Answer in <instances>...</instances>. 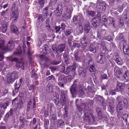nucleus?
Instances as JSON below:
<instances>
[{"label":"nucleus","instance_id":"3","mask_svg":"<svg viewBox=\"0 0 129 129\" xmlns=\"http://www.w3.org/2000/svg\"><path fill=\"white\" fill-rule=\"evenodd\" d=\"M13 40H12L9 41L6 47L5 45V41L4 40H1L0 41V49L2 50H5L7 49H11L14 48Z\"/></svg>","mask_w":129,"mask_h":129},{"label":"nucleus","instance_id":"46","mask_svg":"<svg viewBox=\"0 0 129 129\" xmlns=\"http://www.w3.org/2000/svg\"><path fill=\"white\" fill-rule=\"evenodd\" d=\"M92 25L95 27H97L98 26L99 24L97 21L96 19L94 18L92 21Z\"/></svg>","mask_w":129,"mask_h":129},{"label":"nucleus","instance_id":"13","mask_svg":"<svg viewBox=\"0 0 129 129\" xmlns=\"http://www.w3.org/2000/svg\"><path fill=\"white\" fill-rule=\"evenodd\" d=\"M60 101H61L62 104L63 105L66 103V97H67V93L64 91L63 90L61 91L60 93Z\"/></svg>","mask_w":129,"mask_h":129},{"label":"nucleus","instance_id":"10","mask_svg":"<svg viewBox=\"0 0 129 129\" xmlns=\"http://www.w3.org/2000/svg\"><path fill=\"white\" fill-rule=\"evenodd\" d=\"M127 18V14L125 12V14H122V16L119 18V24L120 26L122 27H123L124 24V22Z\"/></svg>","mask_w":129,"mask_h":129},{"label":"nucleus","instance_id":"35","mask_svg":"<svg viewBox=\"0 0 129 129\" xmlns=\"http://www.w3.org/2000/svg\"><path fill=\"white\" fill-rule=\"evenodd\" d=\"M8 89L0 88V96H3L7 94L8 93Z\"/></svg>","mask_w":129,"mask_h":129},{"label":"nucleus","instance_id":"44","mask_svg":"<svg viewBox=\"0 0 129 129\" xmlns=\"http://www.w3.org/2000/svg\"><path fill=\"white\" fill-rule=\"evenodd\" d=\"M56 10H60L63 11L62 4L61 2H59L57 4V5L56 8Z\"/></svg>","mask_w":129,"mask_h":129},{"label":"nucleus","instance_id":"25","mask_svg":"<svg viewBox=\"0 0 129 129\" xmlns=\"http://www.w3.org/2000/svg\"><path fill=\"white\" fill-rule=\"evenodd\" d=\"M96 45L94 43H92L90 44L89 50L93 53H95L96 51Z\"/></svg>","mask_w":129,"mask_h":129},{"label":"nucleus","instance_id":"12","mask_svg":"<svg viewBox=\"0 0 129 129\" xmlns=\"http://www.w3.org/2000/svg\"><path fill=\"white\" fill-rule=\"evenodd\" d=\"M114 70L117 78L119 79L120 76L122 73V69L116 66L114 68Z\"/></svg>","mask_w":129,"mask_h":129},{"label":"nucleus","instance_id":"42","mask_svg":"<svg viewBox=\"0 0 129 129\" xmlns=\"http://www.w3.org/2000/svg\"><path fill=\"white\" fill-rule=\"evenodd\" d=\"M49 124V119H44V125L45 129H48V126Z\"/></svg>","mask_w":129,"mask_h":129},{"label":"nucleus","instance_id":"61","mask_svg":"<svg viewBox=\"0 0 129 129\" xmlns=\"http://www.w3.org/2000/svg\"><path fill=\"white\" fill-rule=\"evenodd\" d=\"M62 55V54L59 53L58 52H57V54L56 55V58L58 59V60H61V56Z\"/></svg>","mask_w":129,"mask_h":129},{"label":"nucleus","instance_id":"27","mask_svg":"<svg viewBox=\"0 0 129 129\" xmlns=\"http://www.w3.org/2000/svg\"><path fill=\"white\" fill-rule=\"evenodd\" d=\"M123 80L124 82H127L129 80V72L127 71H125L123 77Z\"/></svg>","mask_w":129,"mask_h":129},{"label":"nucleus","instance_id":"14","mask_svg":"<svg viewBox=\"0 0 129 129\" xmlns=\"http://www.w3.org/2000/svg\"><path fill=\"white\" fill-rule=\"evenodd\" d=\"M64 7L65 11L72 12L73 8V5L70 3H66Z\"/></svg>","mask_w":129,"mask_h":129},{"label":"nucleus","instance_id":"59","mask_svg":"<svg viewBox=\"0 0 129 129\" xmlns=\"http://www.w3.org/2000/svg\"><path fill=\"white\" fill-rule=\"evenodd\" d=\"M52 117L51 120L52 121H53L54 124H55V121L57 119V117L54 114H53L51 115Z\"/></svg>","mask_w":129,"mask_h":129},{"label":"nucleus","instance_id":"24","mask_svg":"<svg viewBox=\"0 0 129 129\" xmlns=\"http://www.w3.org/2000/svg\"><path fill=\"white\" fill-rule=\"evenodd\" d=\"M81 44V47L84 50L85 49V47L87 45V42L86 40V37H84L80 39Z\"/></svg>","mask_w":129,"mask_h":129},{"label":"nucleus","instance_id":"62","mask_svg":"<svg viewBox=\"0 0 129 129\" xmlns=\"http://www.w3.org/2000/svg\"><path fill=\"white\" fill-rule=\"evenodd\" d=\"M53 107V104H50L48 105V106L47 107V109H49L50 113H51L52 111V108Z\"/></svg>","mask_w":129,"mask_h":129},{"label":"nucleus","instance_id":"11","mask_svg":"<svg viewBox=\"0 0 129 129\" xmlns=\"http://www.w3.org/2000/svg\"><path fill=\"white\" fill-rule=\"evenodd\" d=\"M76 69V63L74 62L73 64L71 66H69L66 69L64 74L67 75L71 72H73L75 71Z\"/></svg>","mask_w":129,"mask_h":129},{"label":"nucleus","instance_id":"18","mask_svg":"<svg viewBox=\"0 0 129 129\" xmlns=\"http://www.w3.org/2000/svg\"><path fill=\"white\" fill-rule=\"evenodd\" d=\"M20 126L22 127H24L25 126H27L28 124H26L27 122H29L28 121L26 120L24 118L20 116L19 117Z\"/></svg>","mask_w":129,"mask_h":129},{"label":"nucleus","instance_id":"40","mask_svg":"<svg viewBox=\"0 0 129 129\" xmlns=\"http://www.w3.org/2000/svg\"><path fill=\"white\" fill-rule=\"evenodd\" d=\"M94 84L93 85H89L87 87V89L88 92H91L93 93L95 92V88L94 87Z\"/></svg>","mask_w":129,"mask_h":129},{"label":"nucleus","instance_id":"47","mask_svg":"<svg viewBox=\"0 0 129 129\" xmlns=\"http://www.w3.org/2000/svg\"><path fill=\"white\" fill-rule=\"evenodd\" d=\"M63 32L66 36H68L72 33V30L71 29H67L64 31Z\"/></svg>","mask_w":129,"mask_h":129},{"label":"nucleus","instance_id":"63","mask_svg":"<svg viewBox=\"0 0 129 129\" xmlns=\"http://www.w3.org/2000/svg\"><path fill=\"white\" fill-rule=\"evenodd\" d=\"M79 25L78 27L79 28V30L80 31V32H82L83 31V28L81 24V23H79Z\"/></svg>","mask_w":129,"mask_h":129},{"label":"nucleus","instance_id":"17","mask_svg":"<svg viewBox=\"0 0 129 129\" xmlns=\"http://www.w3.org/2000/svg\"><path fill=\"white\" fill-rule=\"evenodd\" d=\"M72 12H68L65 11L63 14L62 17L64 20L67 19H70L71 17V15Z\"/></svg>","mask_w":129,"mask_h":129},{"label":"nucleus","instance_id":"16","mask_svg":"<svg viewBox=\"0 0 129 129\" xmlns=\"http://www.w3.org/2000/svg\"><path fill=\"white\" fill-rule=\"evenodd\" d=\"M10 31L12 34L14 33L16 35L19 34V31L17 28L14 25H11Z\"/></svg>","mask_w":129,"mask_h":129},{"label":"nucleus","instance_id":"2","mask_svg":"<svg viewBox=\"0 0 129 129\" xmlns=\"http://www.w3.org/2000/svg\"><path fill=\"white\" fill-rule=\"evenodd\" d=\"M80 85V82L78 79H75L74 80L73 84L70 89V92L73 98L76 97L77 94V87Z\"/></svg>","mask_w":129,"mask_h":129},{"label":"nucleus","instance_id":"30","mask_svg":"<svg viewBox=\"0 0 129 129\" xmlns=\"http://www.w3.org/2000/svg\"><path fill=\"white\" fill-rule=\"evenodd\" d=\"M16 67L17 68H20L23 70L24 69V63L23 62L18 61L16 63Z\"/></svg>","mask_w":129,"mask_h":129},{"label":"nucleus","instance_id":"45","mask_svg":"<svg viewBox=\"0 0 129 129\" xmlns=\"http://www.w3.org/2000/svg\"><path fill=\"white\" fill-rule=\"evenodd\" d=\"M46 0H38V3L40 5V8H42L44 6L45 1Z\"/></svg>","mask_w":129,"mask_h":129},{"label":"nucleus","instance_id":"41","mask_svg":"<svg viewBox=\"0 0 129 129\" xmlns=\"http://www.w3.org/2000/svg\"><path fill=\"white\" fill-rule=\"evenodd\" d=\"M13 109H11L9 112L7 113L6 114L5 117L6 118H8L10 116H12L13 115Z\"/></svg>","mask_w":129,"mask_h":129},{"label":"nucleus","instance_id":"49","mask_svg":"<svg viewBox=\"0 0 129 129\" xmlns=\"http://www.w3.org/2000/svg\"><path fill=\"white\" fill-rule=\"evenodd\" d=\"M61 27L59 26H55V32L56 34L60 33V30L61 29Z\"/></svg>","mask_w":129,"mask_h":129},{"label":"nucleus","instance_id":"34","mask_svg":"<svg viewBox=\"0 0 129 129\" xmlns=\"http://www.w3.org/2000/svg\"><path fill=\"white\" fill-rule=\"evenodd\" d=\"M107 24H111L113 25V26L115 27V19L113 18L109 17L107 19Z\"/></svg>","mask_w":129,"mask_h":129},{"label":"nucleus","instance_id":"15","mask_svg":"<svg viewBox=\"0 0 129 129\" xmlns=\"http://www.w3.org/2000/svg\"><path fill=\"white\" fill-rule=\"evenodd\" d=\"M122 103V101L119 102L116 107L117 111L119 115L122 114L123 113L122 109L124 106Z\"/></svg>","mask_w":129,"mask_h":129},{"label":"nucleus","instance_id":"33","mask_svg":"<svg viewBox=\"0 0 129 129\" xmlns=\"http://www.w3.org/2000/svg\"><path fill=\"white\" fill-rule=\"evenodd\" d=\"M64 121L61 119L58 120L57 124V126L60 128H62L64 125H65Z\"/></svg>","mask_w":129,"mask_h":129},{"label":"nucleus","instance_id":"64","mask_svg":"<svg viewBox=\"0 0 129 129\" xmlns=\"http://www.w3.org/2000/svg\"><path fill=\"white\" fill-rule=\"evenodd\" d=\"M104 98H102L101 96L98 97L97 98V100L99 102H100L101 103H102L104 101Z\"/></svg>","mask_w":129,"mask_h":129},{"label":"nucleus","instance_id":"37","mask_svg":"<svg viewBox=\"0 0 129 129\" xmlns=\"http://www.w3.org/2000/svg\"><path fill=\"white\" fill-rule=\"evenodd\" d=\"M117 41H121L125 42V40L124 38L123 35L122 33L120 34L119 35L116 37Z\"/></svg>","mask_w":129,"mask_h":129},{"label":"nucleus","instance_id":"36","mask_svg":"<svg viewBox=\"0 0 129 129\" xmlns=\"http://www.w3.org/2000/svg\"><path fill=\"white\" fill-rule=\"evenodd\" d=\"M74 58L76 61H79L80 57L78 56L79 51L78 50H75L74 52Z\"/></svg>","mask_w":129,"mask_h":129},{"label":"nucleus","instance_id":"6","mask_svg":"<svg viewBox=\"0 0 129 129\" xmlns=\"http://www.w3.org/2000/svg\"><path fill=\"white\" fill-rule=\"evenodd\" d=\"M19 13L17 10L12 11L10 19L12 21L13 23H15L17 22L18 19Z\"/></svg>","mask_w":129,"mask_h":129},{"label":"nucleus","instance_id":"1","mask_svg":"<svg viewBox=\"0 0 129 129\" xmlns=\"http://www.w3.org/2000/svg\"><path fill=\"white\" fill-rule=\"evenodd\" d=\"M102 52L100 53L97 56L96 58V61L97 62L102 63L105 61V58L108 53V50L106 47L102 48Z\"/></svg>","mask_w":129,"mask_h":129},{"label":"nucleus","instance_id":"39","mask_svg":"<svg viewBox=\"0 0 129 129\" xmlns=\"http://www.w3.org/2000/svg\"><path fill=\"white\" fill-rule=\"evenodd\" d=\"M55 96L54 98V102L56 105H58L59 102L58 101L59 99V95L57 92H55Z\"/></svg>","mask_w":129,"mask_h":129},{"label":"nucleus","instance_id":"56","mask_svg":"<svg viewBox=\"0 0 129 129\" xmlns=\"http://www.w3.org/2000/svg\"><path fill=\"white\" fill-rule=\"evenodd\" d=\"M61 61V60H58V61L55 60L52 61L51 62V64L54 65H56L60 63Z\"/></svg>","mask_w":129,"mask_h":129},{"label":"nucleus","instance_id":"7","mask_svg":"<svg viewBox=\"0 0 129 129\" xmlns=\"http://www.w3.org/2000/svg\"><path fill=\"white\" fill-rule=\"evenodd\" d=\"M87 67V69L89 70L90 72L94 71L95 70L94 63L92 58L90 59L86 63Z\"/></svg>","mask_w":129,"mask_h":129},{"label":"nucleus","instance_id":"43","mask_svg":"<svg viewBox=\"0 0 129 129\" xmlns=\"http://www.w3.org/2000/svg\"><path fill=\"white\" fill-rule=\"evenodd\" d=\"M129 115L126 113L123 114L122 116V119L123 120H124L125 123L126 124L127 123V118H128Z\"/></svg>","mask_w":129,"mask_h":129},{"label":"nucleus","instance_id":"23","mask_svg":"<svg viewBox=\"0 0 129 129\" xmlns=\"http://www.w3.org/2000/svg\"><path fill=\"white\" fill-rule=\"evenodd\" d=\"M84 32L88 33L90 30L91 27L90 24L88 22L84 24Z\"/></svg>","mask_w":129,"mask_h":129},{"label":"nucleus","instance_id":"48","mask_svg":"<svg viewBox=\"0 0 129 129\" xmlns=\"http://www.w3.org/2000/svg\"><path fill=\"white\" fill-rule=\"evenodd\" d=\"M102 22L103 25H104L105 26H106V24L108 23L107 20L105 16H104L103 17Z\"/></svg>","mask_w":129,"mask_h":129},{"label":"nucleus","instance_id":"4","mask_svg":"<svg viewBox=\"0 0 129 129\" xmlns=\"http://www.w3.org/2000/svg\"><path fill=\"white\" fill-rule=\"evenodd\" d=\"M92 112V110L85 111L83 117L84 120L87 122H89L92 118L93 119V120H94L95 117L93 115Z\"/></svg>","mask_w":129,"mask_h":129},{"label":"nucleus","instance_id":"54","mask_svg":"<svg viewBox=\"0 0 129 129\" xmlns=\"http://www.w3.org/2000/svg\"><path fill=\"white\" fill-rule=\"evenodd\" d=\"M32 72L33 73L31 75V77L32 78L35 77V80H37L38 79V76L37 74L35 73V71H34H34L33 70L32 71Z\"/></svg>","mask_w":129,"mask_h":129},{"label":"nucleus","instance_id":"52","mask_svg":"<svg viewBox=\"0 0 129 129\" xmlns=\"http://www.w3.org/2000/svg\"><path fill=\"white\" fill-rule=\"evenodd\" d=\"M9 102L7 101V102L3 103L1 107L2 108L3 107V109H6L7 108V107L9 105Z\"/></svg>","mask_w":129,"mask_h":129},{"label":"nucleus","instance_id":"22","mask_svg":"<svg viewBox=\"0 0 129 129\" xmlns=\"http://www.w3.org/2000/svg\"><path fill=\"white\" fill-rule=\"evenodd\" d=\"M118 53H116L115 55V58L114 59V60L117 63V64L119 65H122L123 63V61L121 59V58L118 55Z\"/></svg>","mask_w":129,"mask_h":129},{"label":"nucleus","instance_id":"29","mask_svg":"<svg viewBox=\"0 0 129 129\" xmlns=\"http://www.w3.org/2000/svg\"><path fill=\"white\" fill-rule=\"evenodd\" d=\"M96 110L98 114V118L99 119L101 120L103 118V115L102 114V112L99 108H96Z\"/></svg>","mask_w":129,"mask_h":129},{"label":"nucleus","instance_id":"55","mask_svg":"<svg viewBox=\"0 0 129 129\" xmlns=\"http://www.w3.org/2000/svg\"><path fill=\"white\" fill-rule=\"evenodd\" d=\"M22 52L21 49H20L18 51L14 52V54L16 55H20L21 54Z\"/></svg>","mask_w":129,"mask_h":129},{"label":"nucleus","instance_id":"20","mask_svg":"<svg viewBox=\"0 0 129 129\" xmlns=\"http://www.w3.org/2000/svg\"><path fill=\"white\" fill-rule=\"evenodd\" d=\"M23 81V79L22 78L19 79V80L18 83L17 81L15 83L14 87L15 88V91L17 93L18 92L19 90V88L20 87Z\"/></svg>","mask_w":129,"mask_h":129},{"label":"nucleus","instance_id":"8","mask_svg":"<svg viewBox=\"0 0 129 129\" xmlns=\"http://www.w3.org/2000/svg\"><path fill=\"white\" fill-rule=\"evenodd\" d=\"M83 17L82 14L74 16L73 18V22L76 24L81 23L83 21Z\"/></svg>","mask_w":129,"mask_h":129},{"label":"nucleus","instance_id":"21","mask_svg":"<svg viewBox=\"0 0 129 129\" xmlns=\"http://www.w3.org/2000/svg\"><path fill=\"white\" fill-rule=\"evenodd\" d=\"M78 75L80 77L81 76L84 78L85 77L86 73L83 68H79L78 69Z\"/></svg>","mask_w":129,"mask_h":129},{"label":"nucleus","instance_id":"50","mask_svg":"<svg viewBox=\"0 0 129 129\" xmlns=\"http://www.w3.org/2000/svg\"><path fill=\"white\" fill-rule=\"evenodd\" d=\"M109 107L110 108V111L112 112H113L114 109V105L112 103L109 102Z\"/></svg>","mask_w":129,"mask_h":129},{"label":"nucleus","instance_id":"9","mask_svg":"<svg viewBox=\"0 0 129 129\" xmlns=\"http://www.w3.org/2000/svg\"><path fill=\"white\" fill-rule=\"evenodd\" d=\"M73 79L72 77L70 75L68 76H66L63 75L62 77L60 79L61 81H62L65 84L70 83Z\"/></svg>","mask_w":129,"mask_h":129},{"label":"nucleus","instance_id":"32","mask_svg":"<svg viewBox=\"0 0 129 129\" xmlns=\"http://www.w3.org/2000/svg\"><path fill=\"white\" fill-rule=\"evenodd\" d=\"M123 50L125 54L129 56V47L127 45L123 46Z\"/></svg>","mask_w":129,"mask_h":129},{"label":"nucleus","instance_id":"38","mask_svg":"<svg viewBox=\"0 0 129 129\" xmlns=\"http://www.w3.org/2000/svg\"><path fill=\"white\" fill-rule=\"evenodd\" d=\"M7 81L8 83H12L15 80L8 75H7Z\"/></svg>","mask_w":129,"mask_h":129},{"label":"nucleus","instance_id":"26","mask_svg":"<svg viewBox=\"0 0 129 129\" xmlns=\"http://www.w3.org/2000/svg\"><path fill=\"white\" fill-rule=\"evenodd\" d=\"M9 76L14 79L15 80L18 79V76L16 71H14L12 73H9L8 74Z\"/></svg>","mask_w":129,"mask_h":129},{"label":"nucleus","instance_id":"53","mask_svg":"<svg viewBox=\"0 0 129 129\" xmlns=\"http://www.w3.org/2000/svg\"><path fill=\"white\" fill-rule=\"evenodd\" d=\"M56 12L55 13V15L57 16H61L62 11L60 10H56Z\"/></svg>","mask_w":129,"mask_h":129},{"label":"nucleus","instance_id":"58","mask_svg":"<svg viewBox=\"0 0 129 129\" xmlns=\"http://www.w3.org/2000/svg\"><path fill=\"white\" fill-rule=\"evenodd\" d=\"M46 24V26L47 28V29H49L50 28V24H49V19L48 18L46 20V21H45Z\"/></svg>","mask_w":129,"mask_h":129},{"label":"nucleus","instance_id":"31","mask_svg":"<svg viewBox=\"0 0 129 129\" xmlns=\"http://www.w3.org/2000/svg\"><path fill=\"white\" fill-rule=\"evenodd\" d=\"M65 47L66 45L64 44H62L59 45L57 48V52H62L64 50Z\"/></svg>","mask_w":129,"mask_h":129},{"label":"nucleus","instance_id":"28","mask_svg":"<svg viewBox=\"0 0 129 129\" xmlns=\"http://www.w3.org/2000/svg\"><path fill=\"white\" fill-rule=\"evenodd\" d=\"M1 28L2 31L3 33H5L6 32L7 30L8 26L7 23L5 22H3Z\"/></svg>","mask_w":129,"mask_h":129},{"label":"nucleus","instance_id":"51","mask_svg":"<svg viewBox=\"0 0 129 129\" xmlns=\"http://www.w3.org/2000/svg\"><path fill=\"white\" fill-rule=\"evenodd\" d=\"M48 7H46L44 9L43 13L44 15H46V16H48L49 14L48 13Z\"/></svg>","mask_w":129,"mask_h":129},{"label":"nucleus","instance_id":"60","mask_svg":"<svg viewBox=\"0 0 129 129\" xmlns=\"http://www.w3.org/2000/svg\"><path fill=\"white\" fill-rule=\"evenodd\" d=\"M80 47V45L79 43H74L73 44L72 47L74 48H78Z\"/></svg>","mask_w":129,"mask_h":129},{"label":"nucleus","instance_id":"19","mask_svg":"<svg viewBox=\"0 0 129 129\" xmlns=\"http://www.w3.org/2000/svg\"><path fill=\"white\" fill-rule=\"evenodd\" d=\"M125 84L119 81H117L116 89L117 91H121L125 87Z\"/></svg>","mask_w":129,"mask_h":129},{"label":"nucleus","instance_id":"57","mask_svg":"<svg viewBox=\"0 0 129 129\" xmlns=\"http://www.w3.org/2000/svg\"><path fill=\"white\" fill-rule=\"evenodd\" d=\"M49 115L48 111L47 110H45L44 111V114L43 115L44 116V119H46L49 116Z\"/></svg>","mask_w":129,"mask_h":129},{"label":"nucleus","instance_id":"5","mask_svg":"<svg viewBox=\"0 0 129 129\" xmlns=\"http://www.w3.org/2000/svg\"><path fill=\"white\" fill-rule=\"evenodd\" d=\"M96 3L98 6L99 10L101 12L103 13L106 9V3L102 0H97Z\"/></svg>","mask_w":129,"mask_h":129}]
</instances>
